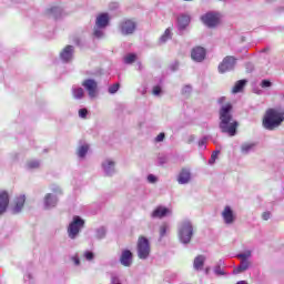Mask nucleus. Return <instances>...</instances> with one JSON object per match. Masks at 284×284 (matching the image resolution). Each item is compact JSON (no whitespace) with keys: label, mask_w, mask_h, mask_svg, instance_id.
<instances>
[{"label":"nucleus","mask_w":284,"mask_h":284,"mask_svg":"<svg viewBox=\"0 0 284 284\" xmlns=\"http://www.w3.org/2000/svg\"><path fill=\"white\" fill-rule=\"evenodd\" d=\"M225 101V97H222L217 100V103L222 105L220 108V130L223 132V134H229V136H236V130H239V122L234 120V116L232 115V111L234 110V106Z\"/></svg>","instance_id":"obj_1"},{"label":"nucleus","mask_w":284,"mask_h":284,"mask_svg":"<svg viewBox=\"0 0 284 284\" xmlns=\"http://www.w3.org/2000/svg\"><path fill=\"white\" fill-rule=\"evenodd\" d=\"M284 121V112H277L274 109H268L263 120V126L265 130H274L278 128Z\"/></svg>","instance_id":"obj_2"},{"label":"nucleus","mask_w":284,"mask_h":284,"mask_svg":"<svg viewBox=\"0 0 284 284\" xmlns=\"http://www.w3.org/2000/svg\"><path fill=\"white\" fill-rule=\"evenodd\" d=\"M84 227H85V220L81 219V216H79V215L73 216V220L71 221V223L69 224V226L67 229L69 239L74 241V239H77V236H79V233Z\"/></svg>","instance_id":"obj_3"},{"label":"nucleus","mask_w":284,"mask_h":284,"mask_svg":"<svg viewBox=\"0 0 284 284\" xmlns=\"http://www.w3.org/2000/svg\"><path fill=\"white\" fill-rule=\"evenodd\" d=\"M194 234V226H192V222L184 220L181 223L180 230H179V237L181 243L187 244L190 241H192V236Z\"/></svg>","instance_id":"obj_4"},{"label":"nucleus","mask_w":284,"mask_h":284,"mask_svg":"<svg viewBox=\"0 0 284 284\" xmlns=\"http://www.w3.org/2000/svg\"><path fill=\"white\" fill-rule=\"evenodd\" d=\"M151 247L150 240L141 235L138 239V256L139 258L145 260L150 256Z\"/></svg>","instance_id":"obj_5"},{"label":"nucleus","mask_w":284,"mask_h":284,"mask_svg":"<svg viewBox=\"0 0 284 284\" xmlns=\"http://www.w3.org/2000/svg\"><path fill=\"white\" fill-rule=\"evenodd\" d=\"M201 21L207 28H216L221 23V17H219V13L207 12L201 17Z\"/></svg>","instance_id":"obj_6"},{"label":"nucleus","mask_w":284,"mask_h":284,"mask_svg":"<svg viewBox=\"0 0 284 284\" xmlns=\"http://www.w3.org/2000/svg\"><path fill=\"white\" fill-rule=\"evenodd\" d=\"M236 65V58L232 55H226L222 62L219 64L220 74H225V72H230Z\"/></svg>","instance_id":"obj_7"},{"label":"nucleus","mask_w":284,"mask_h":284,"mask_svg":"<svg viewBox=\"0 0 284 284\" xmlns=\"http://www.w3.org/2000/svg\"><path fill=\"white\" fill-rule=\"evenodd\" d=\"M237 258H240L241 263L233 270V274H243V272H247V270H250V254H239Z\"/></svg>","instance_id":"obj_8"},{"label":"nucleus","mask_w":284,"mask_h":284,"mask_svg":"<svg viewBox=\"0 0 284 284\" xmlns=\"http://www.w3.org/2000/svg\"><path fill=\"white\" fill-rule=\"evenodd\" d=\"M83 88L87 90L89 97L94 99L99 90V83L94 79H87L82 82Z\"/></svg>","instance_id":"obj_9"},{"label":"nucleus","mask_w":284,"mask_h":284,"mask_svg":"<svg viewBox=\"0 0 284 284\" xmlns=\"http://www.w3.org/2000/svg\"><path fill=\"white\" fill-rule=\"evenodd\" d=\"M120 30L124 36L134 34V30H136V22L130 19L124 20L120 23Z\"/></svg>","instance_id":"obj_10"},{"label":"nucleus","mask_w":284,"mask_h":284,"mask_svg":"<svg viewBox=\"0 0 284 284\" xmlns=\"http://www.w3.org/2000/svg\"><path fill=\"white\" fill-rule=\"evenodd\" d=\"M222 217L226 225H232L234 221H236V215L234 214V210H232V206H225L222 211Z\"/></svg>","instance_id":"obj_11"},{"label":"nucleus","mask_w":284,"mask_h":284,"mask_svg":"<svg viewBox=\"0 0 284 284\" xmlns=\"http://www.w3.org/2000/svg\"><path fill=\"white\" fill-rule=\"evenodd\" d=\"M206 51L203 47H195L191 51V58L193 61L201 63V61H205Z\"/></svg>","instance_id":"obj_12"},{"label":"nucleus","mask_w":284,"mask_h":284,"mask_svg":"<svg viewBox=\"0 0 284 284\" xmlns=\"http://www.w3.org/2000/svg\"><path fill=\"white\" fill-rule=\"evenodd\" d=\"M190 181H192V171L187 168H182L178 175V183H180V185H185Z\"/></svg>","instance_id":"obj_13"},{"label":"nucleus","mask_w":284,"mask_h":284,"mask_svg":"<svg viewBox=\"0 0 284 284\" xmlns=\"http://www.w3.org/2000/svg\"><path fill=\"white\" fill-rule=\"evenodd\" d=\"M10 205V193L6 190H0V214L6 213Z\"/></svg>","instance_id":"obj_14"},{"label":"nucleus","mask_w":284,"mask_h":284,"mask_svg":"<svg viewBox=\"0 0 284 284\" xmlns=\"http://www.w3.org/2000/svg\"><path fill=\"white\" fill-rule=\"evenodd\" d=\"M23 205H26V195L17 196L11 206L12 213L19 214L23 210Z\"/></svg>","instance_id":"obj_15"},{"label":"nucleus","mask_w":284,"mask_h":284,"mask_svg":"<svg viewBox=\"0 0 284 284\" xmlns=\"http://www.w3.org/2000/svg\"><path fill=\"white\" fill-rule=\"evenodd\" d=\"M109 24H110V14L108 13L98 14L95 20L97 28H108Z\"/></svg>","instance_id":"obj_16"},{"label":"nucleus","mask_w":284,"mask_h":284,"mask_svg":"<svg viewBox=\"0 0 284 284\" xmlns=\"http://www.w3.org/2000/svg\"><path fill=\"white\" fill-rule=\"evenodd\" d=\"M120 263L124 267H130V265H132V251L130 250L122 251V254L120 256Z\"/></svg>","instance_id":"obj_17"},{"label":"nucleus","mask_w":284,"mask_h":284,"mask_svg":"<svg viewBox=\"0 0 284 284\" xmlns=\"http://www.w3.org/2000/svg\"><path fill=\"white\" fill-rule=\"evenodd\" d=\"M170 214V209L165 206H158L151 214L152 219H163Z\"/></svg>","instance_id":"obj_18"},{"label":"nucleus","mask_w":284,"mask_h":284,"mask_svg":"<svg viewBox=\"0 0 284 284\" xmlns=\"http://www.w3.org/2000/svg\"><path fill=\"white\" fill-rule=\"evenodd\" d=\"M72 52H74V49L72 45H67L62 52L60 53V58L62 59V61H70L72 59Z\"/></svg>","instance_id":"obj_19"},{"label":"nucleus","mask_w":284,"mask_h":284,"mask_svg":"<svg viewBox=\"0 0 284 284\" xmlns=\"http://www.w3.org/2000/svg\"><path fill=\"white\" fill-rule=\"evenodd\" d=\"M245 85H247V80H239L231 90L232 94L243 92V90H245Z\"/></svg>","instance_id":"obj_20"},{"label":"nucleus","mask_w":284,"mask_h":284,"mask_svg":"<svg viewBox=\"0 0 284 284\" xmlns=\"http://www.w3.org/2000/svg\"><path fill=\"white\" fill-rule=\"evenodd\" d=\"M203 265H205V256L197 255L193 262L194 270H203Z\"/></svg>","instance_id":"obj_21"},{"label":"nucleus","mask_w":284,"mask_h":284,"mask_svg":"<svg viewBox=\"0 0 284 284\" xmlns=\"http://www.w3.org/2000/svg\"><path fill=\"white\" fill-rule=\"evenodd\" d=\"M178 23H179V27L181 28V30H185V28H187V26H190V16H181L178 19Z\"/></svg>","instance_id":"obj_22"},{"label":"nucleus","mask_w":284,"mask_h":284,"mask_svg":"<svg viewBox=\"0 0 284 284\" xmlns=\"http://www.w3.org/2000/svg\"><path fill=\"white\" fill-rule=\"evenodd\" d=\"M250 154V142H244L240 145V159Z\"/></svg>","instance_id":"obj_23"},{"label":"nucleus","mask_w":284,"mask_h":284,"mask_svg":"<svg viewBox=\"0 0 284 284\" xmlns=\"http://www.w3.org/2000/svg\"><path fill=\"white\" fill-rule=\"evenodd\" d=\"M44 205L47 207H54V205H57V200L52 199V194H47L44 197Z\"/></svg>","instance_id":"obj_24"},{"label":"nucleus","mask_w":284,"mask_h":284,"mask_svg":"<svg viewBox=\"0 0 284 284\" xmlns=\"http://www.w3.org/2000/svg\"><path fill=\"white\" fill-rule=\"evenodd\" d=\"M47 14H48L49 17H52V14H53V17H57V14H61V8H60V7H57V6L51 7V8H49V9L47 10Z\"/></svg>","instance_id":"obj_25"},{"label":"nucleus","mask_w":284,"mask_h":284,"mask_svg":"<svg viewBox=\"0 0 284 284\" xmlns=\"http://www.w3.org/2000/svg\"><path fill=\"white\" fill-rule=\"evenodd\" d=\"M170 39H172V30L168 28L162 34V37L160 38V41L161 43H165V41H170Z\"/></svg>","instance_id":"obj_26"},{"label":"nucleus","mask_w":284,"mask_h":284,"mask_svg":"<svg viewBox=\"0 0 284 284\" xmlns=\"http://www.w3.org/2000/svg\"><path fill=\"white\" fill-rule=\"evenodd\" d=\"M88 150H90V146L88 144H84L78 149V156L80 159H83L85 154H88Z\"/></svg>","instance_id":"obj_27"},{"label":"nucleus","mask_w":284,"mask_h":284,"mask_svg":"<svg viewBox=\"0 0 284 284\" xmlns=\"http://www.w3.org/2000/svg\"><path fill=\"white\" fill-rule=\"evenodd\" d=\"M40 165L41 164L37 160H30V161L27 162V168L29 170H37V169H39Z\"/></svg>","instance_id":"obj_28"},{"label":"nucleus","mask_w":284,"mask_h":284,"mask_svg":"<svg viewBox=\"0 0 284 284\" xmlns=\"http://www.w3.org/2000/svg\"><path fill=\"white\" fill-rule=\"evenodd\" d=\"M134 61H136V54H134V53H129V54L124 58V63H126L128 65L134 63Z\"/></svg>","instance_id":"obj_29"},{"label":"nucleus","mask_w":284,"mask_h":284,"mask_svg":"<svg viewBox=\"0 0 284 284\" xmlns=\"http://www.w3.org/2000/svg\"><path fill=\"white\" fill-rule=\"evenodd\" d=\"M85 92L82 88L73 89V97L74 99H83Z\"/></svg>","instance_id":"obj_30"},{"label":"nucleus","mask_w":284,"mask_h":284,"mask_svg":"<svg viewBox=\"0 0 284 284\" xmlns=\"http://www.w3.org/2000/svg\"><path fill=\"white\" fill-rule=\"evenodd\" d=\"M119 88H121V85L119 83H115V84L111 85L109 88V93L110 94H116V92H119Z\"/></svg>","instance_id":"obj_31"},{"label":"nucleus","mask_w":284,"mask_h":284,"mask_svg":"<svg viewBox=\"0 0 284 284\" xmlns=\"http://www.w3.org/2000/svg\"><path fill=\"white\" fill-rule=\"evenodd\" d=\"M93 36H94L97 39H101V37H103V31L101 30V28L95 27L94 30H93Z\"/></svg>","instance_id":"obj_32"},{"label":"nucleus","mask_w":284,"mask_h":284,"mask_svg":"<svg viewBox=\"0 0 284 284\" xmlns=\"http://www.w3.org/2000/svg\"><path fill=\"white\" fill-rule=\"evenodd\" d=\"M165 234H168V224L164 223L160 226V236L163 237Z\"/></svg>","instance_id":"obj_33"},{"label":"nucleus","mask_w":284,"mask_h":284,"mask_svg":"<svg viewBox=\"0 0 284 284\" xmlns=\"http://www.w3.org/2000/svg\"><path fill=\"white\" fill-rule=\"evenodd\" d=\"M79 116L80 119H88V109H80Z\"/></svg>","instance_id":"obj_34"},{"label":"nucleus","mask_w":284,"mask_h":284,"mask_svg":"<svg viewBox=\"0 0 284 284\" xmlns=\"http://www.w3.org/2000/svg\"><path fill=\"white\" fill-rule=\"evenodd\" d=\"M261 88H272V82L270 80H262Z\"/></svg>","instance_id":"obj_35"},{"label":"nucleus","mask_w":284,"mask_h":284,"mask_svg":"<svg viewBox=\"0 0 284 284\" xmlns=\"http://www.w3.org/2000/svg\"><path fill=\"white\" fill-rule=\"evenodd\" d=\"M105 172H110V168H114L113 161H108V164H103Z\"/></svg>","instance_id":"obj_36"},{"label":"nucleus","mask_w":284,"mask_h":284,"mask_svg":"<svg viewBox=\"0 0 284 284\" xmlns=\"http://www.w3.org/2000/svg\"><path fill=\"white\" fill-rule=\"evenodd\" d=\"M84 258H87V261H92V258H94V253L88 251L84 253Z\"/></svg>","instance_id":"obj_37"},{"label":"nucleus","mask_w":284,"mask_h":284,"mask_svg":"<svg viewBox=\"0 0 284 284\" xmlns=\"http://www.w3.org/2000/svg\"><path fill=\"white\" fill-rule=\"evenodd\" d=\"M152 94H154V97H159V94H161V87L155 85L153 88Z\"/></svg>","instance_id":"obj_38"},{"label":"nucleus","mask_w":284,"mask_h":284,"mask_svg":"<svg viewBox=\"0 0 284 284\" xmlns=\"http://www.w3.org/2000/svg\"><path fill=\"white\" fill-rule=\"evenodd\" d=\"M165 139V133H160L156 138H155V142L156 143H161V141H163Z\"/></svg>","instance_id":"obj_39"},{"label":"nucleus","mask_w":284,"mask_h":284,"mask_svg":"<svg viewBox=\"0 0 284 284\" xmlns=\"http://www.w3.org/2000/svg\"><path fill=\"white\" fill-rule=\"evenodd\" d=\"M272 214L270 213V212H264L263 214H262V219H263V221H270V216H271Z\"/></svg>","instance_id":"obj_40"},{"label":"nucleus","mask_w":284,"mask_h":284,"mask_svg":"<svg viewBox=\"0 0 284 284\" xmlns=\"http://www.w3.org/2000/svg\"><path fill=\"white\" fill-rule=\"evenodd\" d=\"M148 181H149V183H156V176H154L153 174H150L148 176Z\"/></svg>","instance_id":"obj_41"},{"label":"nucleus","mask_w":284,"mask_h":284,"mask_svg":"<svg viewBox=\"0 0 284 284\" xmlns=\"http://www.w3.org/2000/svg\"><path fill=\"white\" fill-rule=\"evenodd\" d=\"M111 283L112 284H121V281H119V277L114 276V277H112Z\"/></svg>","instance_id":"obj_42"},{"label":"nucleus","mask_w":284,"mask_h":284,"mask_svg":"<svg viewBox=\"0 0 284 284\" xmlns=\"http://www.w3.org/2000/svg\"><path fill=\"white\" fill-rule=\"evenodd\" d=\"M216 154H219V151L212 154L211 161H210L211 163L216 161Z\"/></svg>","instance_id":"obj_43"},{"label":"nucleus","mask_w":284,"mask_h":284,"mask_svg":"<svg viewBox=\"0 0 284 284\" xmlns=\"http://www.w3.org/2000/svg\"><path fill=\"white\" fill-rule=\"evenodd\" d=\"M253 92L255 94H261L263 92V90L258 89V88H253Z\"/></svg>","instance_id":"obj_44"},{"label":"nucleus","mask_w":284,"mask_h":284,"mask_svg":"<svg viewBox=\"0 0 284 284\" xmlns=\"http://www.w3.org/2000/svg\"><path fill=\"white\" fill-rule=\"evenodd\" d=\"M75 265H81V260L79 257L73 258Z\"/></svg>","instance_id":"obj_45"},{"label":"nucleus","mask_w":284,"mask_h":284,"mask_svg":"<svg viewBox=\"0 0 284 284\" xmlns=\"http://www.w3.org/2000/svg\"><path fill=\"white\" fill-rule=\"evenodd\" d=\"M236 284H248L247 281H240Z\"/></svg>","instance_id":"obj_46"},{"label":"nucleus","mask_w":284,"mask_h":284,"mask_svg":"<svg viewBox=\"0 0 284 284\" xmlns=\"http://www.w3.org/2000/svg\"><path fill=\"white\" fill-rule=\"evenodd\" d=\"M186 88V90H191V87H185Z\"/></svg>","instance_id":"obj_47"},{"label":"nucleus","mask_w":284,"mask_h":284,"mask_svg":"<svg viewBox=\"0 0 284 284\" xmlns=\"http://www.w3.org/2000/svg\"><path fill=\"white\" fill-rule=\"evenodd\" d=\"M266 1L270 3V2H272V1H274V0H266Z\"/></svg>","instance_id":"obj_48"},{"label":"nucleus","mask_w":284,"mask_h":284,"mask_svg":"<svg viewBox=\"0 0 284 284\" xmlns=\"http://www.w3.org/2000/svg\"><path fill=\"white\" fill-rule=\"evenodd\" d=\"M250 150H252V144L250 145Z\"/></svg>","instance_id":"obj_49"},{"label":"nucleus","mask_w":284,"mask_h":284,"mask_svg":"<svg viewBox=\"0 0 284 284\" xmlns=\"http://www.w3.org/2000/svg\"><path fill=\"white\" fill-rule=\"evenodd\" d=\"M184 1H192V0H184Z\"/></svg>","instance_id":"obj_50"}]
</instances>
